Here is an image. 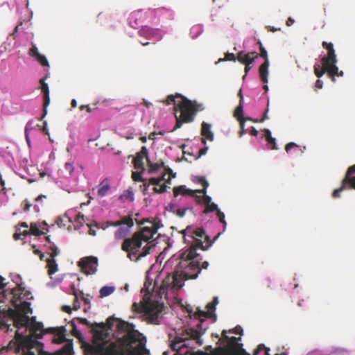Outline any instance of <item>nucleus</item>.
I'll use <instances>...</instances> for the list:
<instances>
[{"label":"nucleus","mask_w":355,"mask_h":355,"mask_svg":"<svg viewBox=\"0 0 355 355\" xmlns=\"http://www.w3.org/2000/svg\"><path fill=\"white\" fill-rule=\"evenodd\" d=\"M144 158L146 159L148 162L149 160L148 150L146 146H142L141 150L137 153L135 157L133 159V164L136 169L145 171L146 169L144 163Z\"/></svg>","instance_id":"ddd939ff"},{"label":"nucleus","mask_w":355,"mask_h":355,"mask_svg":"<svg viewBox=\"0 0 355 355\" xmlns=\"http://www.w3.org/2000/svg\"><path fill=\"white\" fill-rule=\"evenodd\" d=\"M245 65V73L248 74L250 70L252 69V67L254 65V63L250 62L248 64H244Z\"/></svg>","instance_id":"680f3d73"},{"label":"nucleus","mask_w":355,"mask_h":355,"mask_svg":"<svg viewBox=\"0 0 355 355\" xmlns=\"http://www.w3.org/2000/svg\"><path fill=\"white\" fill-rule=\"evenodd\" d=\"M85 220H87V218H86L80 212H79L75 217V222L80 225H83V222H85Z\"/></svg>","instance_id":"a19ab883"},{"label":"nucleus","mask_w":355,"mask_h":355,"mask_svg":"<svg viewBox=\"0 0 355 355\" xmlns=\"http://www.w3.org/2000/svg\"><path fill=\"white\" fill-rule=\"evenodd\" d=\"M208 149H209V147L206 145H205V146L203 148H200L199 150L198 157H200L201 156L206 155Z\"/></svg>","instance_id":"4d7b16f0"},{"label":"nucleus","mask_w":355,"mask_h":355,"mask_svg":"<svg viewBox=\"0 0 355 355\" xmlns=\"http://www.w3.org/2000/svg\"><path fill=\"white\" fill-rule=\"evenodd\" d=\"M33 248L34 249V250H33L34 254L39 255L40 259L41 260H44V258L45 257L44 253L41 252L39 249L36 248V246L35 245H33Z\"/></svg>","instance_id":"603ef678"},{"label":"nucleus","mask_w":355,"mask_h":355,"mask_svg":"<svg viewBox=\"0 0 355 355\" xmlns=\"http://www.w3.org/2000/svg\"><path fill=\"white\" fill-rule=\"evenodd\" d=\"M191 337L196 340V343L199 345H202L203 343V340L201 338V335L198 331H193Z\"/></svg>","instance_id":"37998d69"},{"label":"nucleus","mask_w":355,"mask_h":355,"mask_svg":"<svg viewBox=\"0 0 355 355\" xmlns=\"http://www.w3.org/2000/svg\"><path fill=\"white\" fill-rule=\"evenodd\" d=\"M72 291H73V295L75 296V299H74V301H73V308L76 310H78L80 307V302L78 300V293H77L76 289L75 288L74 284H72Z\"/></svg>","instance_id":"473e14b6"},{"label":"nucleus","mask_w":355,"mask_h":355,"mask_svg":"<svg viewBox=\"0 0 355 355\" xmlns=\"http://www.w3.org/2000/svg\"><path fill=\"white\" fill-rule=\"evenodd\" d=\"M40 53L38 51V49L36 44H33L32 47L29 49L28 55L33 58H37Z\"/></svg>","instance_id":"4c0bfd02"},{"label":"nucleus","mask_w":355,"mask_h":355,"mask_svg":"<svg viewBox=\"0 0 355 355\" xmlns=\"http://www.w3.org/2000/svg\"><path fill=\"white\" fill-rule=\"evenodd\" d=\"M80 293L82 295L83 300L84 303L85 304V305H87V308L90 309L91 302H90L89 295L85 296L83 292H82V291H80Z\"/></svg>","instance_id":"de8ad7c7"},{"label":"nucleus","mask_w":355,"mask_h":355,"mask_svg":"<svg viewBox=\"0 0 355 355\" xmlns=\"http://www.w3.org/2000/svg\"><path fill=\"white\" fill-rule=\"evenodd\" d=\"M48 231V225L45 221L33 223L31 224L30 232L33 235L38 236L44 234Z\"/></svg>","instance_id":"a211bd4d"},{"label":"nucleus","mask_w":355,"mask_h":355,"mask_svg":"<svg viewBox=\"0 0 355 355\" xmlns=\"http://www.w3.org/2000/svg\"><path fill=\"white\" fill-rule=\"evenodd\" d=\"M166 171L167 173H170L171 178H175L176 177V173H174L171 168L169 167H167L166 168Z\"/></svg>","instance_id":"69168bd1"},{"label":"nucleus","mask_w":355,"mask_h":355,"mask_svg":"<svg viewBox=\"0 0 355 355\" xmlns=\"http://www.w3.org/2000/svg\"><path fill=\"white\" fill-rule=\"evenodd\" d=\"M63 280V277H51V281L46 283V286L49 288H55L58 285H59Z\"/></svg>","instance_id":"bb28decb"},{"label":"nucleus","mask_w":355,"mask_h":355,"mask_svg":"<svg viewBox=\"0 0 355 355\" xmlns=\"http://www.w3.org/2000/svg\"><path fill=\"white\" fill-rule=\"evenodd\" d=\"M246 120H250V121H252V119L250 118V117H248L246 119H241V118H239V121L240 122V126H241V130L239 132V137H241L243 135H245L246 133V130L245 129V121Z\"/></svg>","instance_id":"2f4dec72"},{"label":"nucleus","mask_w":355,"mask_h":355,"mask_svg":"<svg viewBox=\"0 0 355 355\" xmlns=\"http://www.w3.org/2000/svg\"><path fill=\"white\" fill-rule=\"evenodd\" d=\"M225 60L230 61H236L237 60V55L236 56L233 53H225Z\"/></svg>","instance_id":"3c124183"},{"label":"nucleus","mask_w":355,"mask_h":355,"mask_svg":"<svg viewBox=\"0 0 355 355\" xmlns=\"http://www.w3.org/2000/svg\"><path fill=\"white\" fill-rule=\"evenodd\" d=\"M296 146H298L297 145V144L294 143V142H290L288 144H286V147H285V150L287 153H288L291 149L293 147H296Z\"/></svg>","instance_id":"13d9d810"},{"label":"nucleus","mask_w":355,"mask_h":355,"mask_svg":"<svg viewBox=\"0 0 355 355\" xmlns=\"http://www.w3.org/2000/svg\"><path fill=\"white\" fill-rule=\"evenodd\" d=\"M98 266V258L94 256L83 257L78 261V266L86 275H92L96 273L97 271Z\"/></svg>","instance_id":"9d476101"},{"label":"nucleus","mask_w":355,"mask_h":355,"mask_svg":"<svg viewBox=\"0 0 355 355\" xmlns=\"http://www.w3.org/2000/svg\"><path fill=\"white\" fill-rule=\"evenodd\" d=\"M264 132L266 140H270L272 137L271 131L269 129H265Z\"/></svg>","instance_id":"e2e57ef3"},{"label":"nucleus","mask_w":355,"mask_h":355,"mask_svg":"<svg viewBox=\"0 0 355 355\" xmlns=\"http://www.w3.org/2000/svg\"><path fill=\"white\" fill-rule=\"evenodd\" d=\"M207 209L205 210V214H208L209 212H213L214 211H216V213H218V210H220L218 208V206L215 202H211L210 204L207 205Z\"/></svg>","instance_id":"c9c22d12"},{"label":"nucleus","mask_w":355,"mask_h":355,"mask_svg":"<svg viewBox=\"0 0 355 355\" xmlns=\"http://www.w3.org/2000/svg\"><path fill=\"white\" fill-rule=\"evenodd\" d=\"M150 185H151V184H150L149 180H148V182H147V180L146 179V181L144 182H143V186H144L143 193L144 195L147 194V191H148Z\"/></svg>","instance_id":"5fc2aeb1"},{"label":"nucleus","mask_w":355,"mask_h":355,"mask_svg":"<svg viewBox=\"0 0 355 355\" xmlns=\"http://www.w3.org/2000/svg\"><path fill=\"white\" fill-rule=\"evenodd\" d=\"M167 187H168V186L166 184H160L159 188H157V187H154L153 188V192H155L156 193H163L166 191Z\"/></svg>","instance_id":"ea45409f"},{"label":"nucleus","mask_w":355,"mask_h":355,"mask_svg":"<svg viewBox=\"0 0 355 355\" xmlns=\"http://www.w3.org/2000/svg\"><path fill=\"white\" fill-rule=\"evenodd\" d=\"M64 169L67 172L68 175L69 176H71L73 173V171H74V167H73V164L72 163H69V162H67L64 164Z\"/></svg>","instance_id":"79ce46f5"},{"label":"nucleus","mask_w":355,"mask_h":355,"mask_svg":"<svg viewBox=\"0 0 355 355\" xmlns=\"http://www.w3.org/2000/svg\"><path fill=\"white\" fill-rule=\"evenodd\" d=\"M203 31L202 24L194 25L190 29V36L192 39H196L203 33Z\"/></svg>","instance_id":"4be33fe9"},{"label":"nucleus","mask_w":355,"mask_h":355,"mask_svg":"<svg viewBox=\"0 0 355 355\" xmlns=\"http://www.w3.org/2000/svg\"><path fill=\"white\" fill-rule=\"evenodd\" d=\"M204 195H205L204 202H205V203L207 205L208 204H210L211 202H211L212 198H211V196H209L207 195V193H206L205 194H204Z\"/></svg>","instance_id":"0e129e2a"},{"label":"nucleus","mask_w":355,"mask_h":355,"mask_svg":"<svg viewBox=\"0 0 355 355\" xmlns=\"http://www.w3.org/2000/svg\"><path fill=\"white\" fill-rule=\"evenodd\" d=\"M115 291L114 286H104L99 291L101 297H105L112 294Z\"/></svg>","instance_id":"393cba45"},{"label":"nucleus","mask_w":355,"mask_h":355,"mask_svg":"<svg viewBox=\"0 0 355 355\" xmlns=\"http://www.w3.org/2000/svg\"><path fill=\"white\" fill-rule=\"evenodd\" d=\"M46 239L49 243V245L46 247V252L50 255V258H48L46 261L49 268V273L52 275L58 270V265L55 257L60 254V250L55 243L51 242L49 236H46Z\"/></svg>","instance_id":"6e6552de"},{"label":"nucleus","mask_w":355,"mask_h":355,"mask_svg":"<svg viewBox=\"0 0 355 355\" xmlns=\"http://www.w3.org/2000/svg\"><path fill=\"white\" fill-rule=\"evenodd\" d=\"M94 226L97 229H102L103 230H105L107 228H108L107 223H97L95 222L94 223Z\"/></svg>","instance_id":"49530a36"},{"label":"nucleus","mask_w":355,"mask_h":355,"mask_svg":"<svg viewBox=\"0 0 355 355\" xmlns=\"http://www.w3.org/2000/svg\"><path fill=\"white\" fill-rule=\"evenodd\" d=\"M33 123L34 121L33 120L28 121L25 125L24 132L29 133L34 128Z\"/></svg>","instance_id":"09e8293b"},{"label":"nucleus","mask_w":355,"mask_h":355,"mask_svg":"<svg viewBox=\"0 0 355 355\" xmlns=\"http://www.w3.org/2000/svg\"><path fill=\"white\" fill-rule=\"evenodd\" d=\"M40 64L43 67H46L48 68L47 71L49 72V68L50 67L49 62L46 58V57L43 54H40L37 58H35Z\"/></svg>","instance_id":"cd10ccee"},{"label":"nucleus","mask_w":355,"mask_h":355,"mask_svg":"<svg viewBox=\"0 0 355 355\" xmlns=\"http://www.w3.org/2000/svg\"><path fill=\"white\" fill-rule=\"evenodd\" d=\"M270 62H263L259 68V73L261 81L263 83H268Z\"/></svg>","instance_id":"aec40b11"},{"label":"nucleus","mask_w":355,"mask_h":355,"mask_svg":"<svg viewBox=\"0 0 355 355\" xmlns=\"http://www.w3.org/2000/svg\"><path fill=\"white\" fill-rule=\"evenodd\" d=\"M123 223V225L120 226L115 232L114 237L116 240L125 238L130 232L131 228L134 225L133 220L130 216L124 217Z\"/></svg>","instance_id":"f8f14e48"},{"label":"nucleus","mask_w":355,"mask_h":355,"mask_svg":"<svg viewBox=\"0 0 355 355\" xmlns=\"http://www.w3.org/2000/svg\"><path fill=\"white\" fill-rule=\"evenodd\" d=\"M148 166L149 167L148 172L150 174L157 171L162 166L160 164L152 163L150 159L148 162Z\"/></svg>","instance_id":"7c9ffc66"},{"label":"nucleus","mask_w":355,"mask_h":355,"mask_svg":"<svg viewBox=\"0 0 355 355\" xmlns=\"http://www.w3.org/2000/svg\"><path fill=\"white\" fill-rule=\"evenodd\" d=\"M71 325L73 328L72 330H73V334L74 336H76V338H78L79 339H83V334L81 333V331L80 330L78 329L75 322L72 321L71 322Z\"/></svg>","instance_id":"72a5a7b5"},{"label":"nucleus","mask_w":355,"mask_h":355,"mask_svg":"<svg viewBox=\"0 0 355 355\" xmlns=\"http://www.w3.org/2000/svg\"><path fill=\"white\" fill-rule=\"evenodd\" d=\"M78 320L79 322V323L82 324H84V325H86L90 329H94V327L93 325V324H92L89 320H87L86 318H78Z\"/></svg>","instance_id":"c03bdc74"},{"label":"nucleus","mask_w":355,"mask_h":355,"mask_svg":"<svg viewBox=\"0 0 355 355\" xmlns=\"http://www.w3.org/2000/svg\"><path fill=\"white\" fill-rule=\"evenodd\" d=\"M178 97L182 98V103H178L176 98L172 94L168 96L167 98L162 101V102L166 105L173 104L175 107H178L180 112V117L183 121L185 122L192 121L196 112L192 103L187 98H183L181 95L178 94Z\"/></svg>","instance_id":"39448f33"},{"label":"nucleus","mask_w":355,"mask_h":355,"mask_svg":"<svg viewBox=\"0 0 355 355\" xmlns=\"http://www.w3.org/2000/svg\"><path fill=\"white\" fill-rule=\"evenodd\" d=\"M201 134L204 137L201 139L202 143L204 145L207 144V139L210 141H214V134L211 130V125L207 122L203 121L201 124Z\"/></svg>","instance_id":"dca6fc26"},{"label":"nucleus","mask_w":355,"mask_h":355,"mask_svg":"<svg viewBox=\"0 0 355 355\" xmlns=\"http://www.w3.org/2000/svg\"><path fill=\"white\" fill-rule=\"evenodd\" d=\"M322 86H323V82L320 79L317 80L316 82L315 83V87L316 88L321 89V88H322Z\"/></svg>","instance_id":"774afa93"},{"label":"nucleus","mask_w":355,"mask_h":355,"mask_svg":"<svg viewBox=\"0 0 355 355\" xmlns=\"http://www.w3.org/2000/svg\"><path fill=\"white\" fill-rule=\"evenodd\" d=\"M150 184L151 185H154L155 187L160 185L162 182L160 181V179L157 178V177H153L148 179Z\"/></svg>","instance_id":"8fccbe9b"},{"label":"nucleus","mask_w":355,"mask_h":355,"mask_svg":"<svg viewBox=\"0 0 355 355\" xmlns=\"http://www.w3.org/2000/svg\"><path fill=\"white\" fill-rule=\"evenodd\" d=\"M230 333L239 334L243 333V329L241 326H236L233 330L229 331Z\"/></svg>","instance_id":"864d4df0"},{"label":"nucleus","mask_w":355,"mask_h":355,"mask_svg":"<svg viewBox=\"0 0 355 355\" xmlns=\"http://www.w3.org/2000/svg\"><path fill=\"white\" fill-rule=\"evenodd\" d=\"M355 173V164L349 166L347 169V175H349L350 174H354ZM352 186L353 187V189H355V177L352 178L350 180Z\"/></svg>","instance_id":"58836bf2"},{"label":"nucleus","mask_w":355,"mask_h":355,"mask_svg":"<svg viewBox=\"0 0 355 355\" xmlns=\"http://www.w3.org/2000/svg\"><path fill=\"white\" fill-rule=\"evenodd\" d=\"M259 44L260 46V56L262 57L264 59V62H269L268 56V52L266 49L263 46L261 42L259 40Z\"/></svg>","instance_id":"e433bc0d"},{"label":"nucleus","mask_w":355,"mask_h":355,"mask_svg":"<svg viewBox=\"0 0 355 355\" xmlns=\"http://www.w3.org/2000/svg\"><path fill=\"white\" fill-rule=\"evenodd\" d=\"M269 105H270V100H269V97L268 96L267 107H266V110H265V112L263 113V115L262 118L260 119L259 120H258V119L253 120L252 119V121L262 123L265 120L268 119V111H269Z\"/></svg>","instance_id":"f704fd0d"},{"label":"nucleus","mask_w":355,"mask_h":355,"mask_svg":"<svg viewBox=\"0 0 355 355\" xmlns=\"http://www.w3.org/2000/svg\"><path fill=\"white\" fill-rule=\"evenodd\" d=\"M322 46L327 50V55L320 60V62H315L314 64V73L318 78H321L325 73L331 77L333 82L336 81V76L343 77L344 73L339 71L337 66V57L331 42H322Z\"/></svg>","instance_id":"20e7f679"},{"label":"nucleus","mask_w":355,"mask_h":355,"mask_svg":"<svg viewBox=\"0 0 355 355\" xmlns=\"http://www.w3.org/2000/svg\"><path fill=\"white\" fill-rule=\"evenodd\" d=\"M232 343L237 347L238 348H240L243 355H251L248 352H246L245 349L243 348V344L239 343V340H241V338H236L235 336H232L231 338ZM270 349L265 347L263 344H260L257 348L254 350L253 355H270Z\"/></svg>","instance_id":"9b49d317"},{"label":"nucleus","mask_w":355,"mask_h":355,"mask_svg":"<svg viewBox=\"0 0 355 355\" xmlns=\"http://www.w3.org/2000/svg\"><path fill=\"white\" fill-rule=\"evenodd\" d=\"M142 10H138L130 14L128 18V24L130 25V26L135 29L138 28L140 26L141 28H142V26H144V21L142 19Z\"/></svg>","instance_id":"4468645a"},{"label":"nucleus","mask_w":355,"mask_h":355,"mask_svg":"<svg viewBox=\"0 0 355 355\" xmlns=\"http://www.w3.org/2000/svg\"><path fill=\"white\" fill-rule=\"evenodd\" d=\"M119 199L123 200H129L130 202H133L135 200V193L132 189L129 188L126 190H124L123 192L120 195Z\"/></svg>","instance_id":"b1692460"},{"label":"nucleus","mask_w":355,"mask_h":355,"mask_svg":"<svg viewBox=\"0 0 355 355\" xmlns=\"http://www.w3.org/2000/svg\"><path fill=\"white\" fill-rule=\"evenodd\" d=\"M87 226L89 227V234L92 235V236H96V232L95 230L93 229V227H95L94 226V223L93 224H87Z\"/></svg>","instance_id":"bf43d9fd"},{"label":"nucleus","mask_w":355,"mask_h":355,"mask_svg":"<svg viewBox=\"0 0 355 355\" xmlns=\"http://www.w3.org/2000/svg\"><path fill=\"white\" fill-rule=\"evenodd\" d=\"M202 239H205V242L206 243L205 245H207L208 244H209L210 242L212 241L210 239V236L209 235L206 234L205 232V235H203V236H202Z\"/></svg>","instance_id":"338daca9"},{"label":"nucleus","mask_w":355,"mask_h":355,"mask_svg":"<svg viewBox=\"0 0 355 355\" xmlns=\"http://www.w3.org/2000/svg\"><path fill=\"white\" fill-rule=\"evenodd\" d=\"M268 142L272 144V149L277 150L278 148L277 143H276V139L275 137H272L270 139V140H267Z\"/></svg>","instance_id":"052dcab7"},{"label":"nucleus","mask_w":355,"mask_h":355,"mask_svg":"<svg viewBox=\"0 0 355 355\" xmlns=\"http://www.w3.org/2000/svg\"><path fill=\"white\" fill-rule=\"evenodd\" d=\"M187 340L184 338H179L175 342L173 343L171 345V348L176 351L179 352L183 347H187L188 345L187 343Z\"/></svg>","instance_id":"5701e85b"},{"label":"nucleus","mask_w":355,"mask_h":355,"mask_svg":"<svg viewBox=\"0 0 355 355\" xmlns=\"http://www.w3.org/2000/svg\"><path fill=\"white\" fill-rule=\"evenodd\" d=\"M216 216L218 218L219 221H220V223H223V221L225 220V214L220 210L218 211V213H216Z\"/></svg>","instance_id":"6e6d98bb"},{"label":"nucleus","mask_w":355,"mask_h":355,"mask_svg":"<svg viewBox=\"0 0 355 355\" xmlns=\"http://www.w3.org/2000/svg\"><path fill=\"white\" fill-rule=\"evenodd\" d=\"M243 103L244 102H239V105L236 107L235 112H234V116L236 117L238 121H239V118H241V119H244L243 116Z\"/></svg>","instance_id":"c85d7f7f"},{"label":"nucleus","mask_w":355,"mask_h":355,"mask_svg":"<svg viewBox=\"0 0 355 355\" xmlns=\"http://www.w3.org/2000/svg\"><path fill=\"white\" fill-rule=\"evenodd\" d=\"M173 198L166 206L165 209L179 218L184 217L187 211L193 210L192 198H194L197 202L201 201V197L185 185L175 187L173 189Z\"/></svg>","instance_id":"7ed1b4c3"},{"label":"nucleus","mask_w":355,"mask_h":355,"mask_svg":"<svg viewBox=\"0 0 355 355\" xmlns=\"http://www.w3.org/2000/svg\"><path fill=\"white\" fill-rule=\"evenodd\" d=\"M258 58V55L256 51L250 53H245V51H240L237 53V60L241 64H248L250 62L254 63L255 60Z\"/></svg>","instance_id":"2eb2a0df"},{"label":"nucleus","mask_w":355,"mask_h":355,"mask_svg":"<svg viewBox=\"0 0 355 355\" xmlns=\"http://www.w3.org/2000/svg\"><path fill=\"white\" fill-rule=\"evenodd\" d=\"M169 31L164 28H152L148 26H142L139 31V35L141 37H145L146 40L155 39L156 41L161 40L164 35Z\"/></svg>","instance_id":"1a4fd4ad"},{"label":"nucleus","mask_w":355,"mask_h":355,"mask_svg":"<svg viewBox=\"0 0 355 355\" xmlns=\"http://www.w3.org/2000/svg\"><path fill=\"white\" fill-rule=\"evenodd\" d=\"M147 12L157 17L162 28L172 30L170 23L174 19V12L171 9L166 7L149 8Z\"/></svg>","instance_id":"423d86ee"},{"label":"nucleus","mask_w":355,"mask_h":355,"mask_svg":"<svg viewBox=\"0 0 355 355\" xmlns=\"http://www.w3.org/2000/svg\"><path fill=\"white\" fill-rule=\"evenodd\" d=\"M49 76L47 73L44 78L40 80V83L42 85L41 89L42 92L44 94V115L43 117L47 114V107L50 103V95H49V87L48 84L45 82V79H46Z\"/></svg>","instance_id":"f3484780"},{"label":"nucleus","mask_w":355,"mask_h":355,"mask_svg":"<svg viewBox=\"0 0 355 355\" xmlns=\"http://www.w3.org/2000/svg\"><path fill=\"white\" fill-rule=\"evenodd\" d=\"M110 189V185L108 183L104 184V182H101L99 185V188L98 189V195L101 197L105 196Z\"/></svg>","instance_id":"a878e982"},{"label":"nucleus","mask_w":355,"mask_h":355,"mask_svg":"<svg viewBox=\"0 0 355 355\" xmlns=\"http://www.w3.org/2000/svg\"><path fill=\"white\" fill-rule=\"evenodd\" d=\"M108 227H120L123 225V218L121 220L118 221H107Z\"/></svg>","instance_id":"a18cd8bd"},{"label":"nucleus","mask_w":355,"mask_h":355,"mask_svg":"<svg viewBox=\"0 0 355 355\" xmlns=\"http://www.w3.org/2000/svg\"><path fill=\"white\" fill-rule=\"evenodd\" d=\"M148 220H144L140 224H144ZM150 226L141 227L140 230L135 232L131 237L124 239L121 248L128 252V257L130 260L139 261L141 257H146L150 253L152 248L155 246L153 239L154 235L157 232L159 227L150 223Z\"/></svg>","instance_id":"f03ea898"},{"label":"nucleus","mask_w":355,"mask_h":355,"mask_svg":"<svg viewBox=\"0 0 355 355\" xmlns=\"http://www.w3.org/2000/svg\"><path fill=\"white\" fill-rule=\"evenodd\" d=\"M353 174H350L349 175H347V172L346 173L345 178L342 180V185L340 188L335 189L333 191L332 196L335 198H340V193L346 189L347 185H349V188L353 189V187L352 186L350 180L355 177V175H352Z\"/></svg>","instance_id":"6ab92c4d"},{"label":"nucleus","mask_w":355,"mask_h":355,"mask_svg":"<svg viewBox=\"0 0 355 355\" xmlns=\"http://www.w3.org/2000/svg\"><path fill=\"white\" fill-rule=\"evenodd\" d=\"M197 180L198 182L202 185L203 189L193 190V191H194V193L197 195L199 193L205 194L207 193V189L209 185L208 181L203 176L197 177Z\"/></svg>","instance_id":"412c9836"},{"label":"nucleus","mask_w":355,"mask_h":355,"mask_svg":"<svg viewBox=\"0 0 355 355\" xmlns=\"http://www.w3.org/2000/svg\"><path fill=\"white\" fill-rule=\"evenodd\" d=\"M218 297H214L213 301L207 304V311L202 310L199 307L196 308V310L193 312V311L188 310L189 313L192 314V316L194 318H198L201 320L202 318H212L213 322L216 321V314L215 313V311L216 309V305L218 304Z\"/></svg>","instance_id":"0eeeda50"},{"label":"nucleus","mask_w":355,"mask_h":355,"mask_svg":"<svg viewBox=\"0 0 355 355\" xmlns=\"http://www.w3.org/2000/svg\"><path fill=\"white\" fill-rule=\"evenodd\" d=\"M223 232H219L207 245H204L202 236L205 230L202 227H194L189 225L182 231L184 243L187 248L182 249L179 253L172 256L165 263L164 268L171 270L167 276L159 285L155 279L150 278L153 270L151 266L146 272V282L143 289L146 290V303L144 316L148 322L153 324H160L163 320L162 312L166 309L164 302L162 300L167 298L168 293H172L180 289L184 285V281L189 279H196L200 273L198 263L202 260V256L196 252L200 248L207 250L218 240Z\"/></svg>","instance_id":"f257e3e1"},{"label":"nucleus","mask_w":355,"mask_h":355,"mask_svg":"<svg viewBox=\"0 0 355 355\" xmlns=\"http://www.w3.org/2000/svg\"><path fill=\"white\" fill-rule=\"evenodd\" d=\"M144 172V171H142V170H141V171H139V172H138V171L132 172L133 180L135 182H144L146 181V179L143 178Z\"/></svg>","instance_id":"c756f323"}]
</instances>
